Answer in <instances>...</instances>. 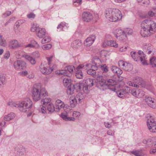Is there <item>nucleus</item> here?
Listing matches in <instances>:
<instances>
[{"instance_id": "obj_1", "label": "nucleus", "mask_w": 156, "mask_h": 156, "mask_svg": "<svg viewBox=\"0 0 156 156\" xmlns=\"http://www.w3.org/2000/svg\"><path fill=\"white\" fill-rule=\"evenodd\" d=\"M140 33L144 37H148L153 34L156 31V23L153 21L145 20L141 23Z\"/></svg>"}, {"instance_id": "obj_2", "label": "nucleus", "mask_w": 156, "mask_h": 156, "mask_svg": "<svg viewBox=\"0 0 156 156\" xmlns=\"http://www.w3.org/2000/svg\"><path fill=\"white\" fill-rule=\"evenodd\" d=\"M8 105L11 107L20 108L21 111L25 112L27 111L32 107L33 102L30 98H27L20 102L10 101L8 103Z\"/></svg>"}, {"instance_id": "obj_3", "label": "nucleus", "mask_w": 156, "mask_h": 156, "mask_svg": "<svg viewBox=\"0 0 156 156\" xmlns=\"http://www.w3.org/2000/svg\"><path fill=\"white\" fill-rule=\"evenodd\" d=\"M32 93L33 100L35 101H37L41 98L42 97H45L47 95L45 89L42 88L40 84L34 85Z\"/></svg>"}, {"instance_id": "obj_4", "label": "nucleus", "mask_w": 156, "mask_h": 156, "mask_svg": "<svg viewBox=\"0 0 156 156\" xmlns=\"http://www.w3.org/2000/svg\"><path fill=\"white\" fill-rule=\"evenodd\" d=\"M131 55L132 58L136 61H139L142 62L143 65H147L148 64L146 55L144 52L141 51H139L138 52L136 53L134 51L131 52Z\"/></svg>"}, {"instance_id": "obj_5", "label": "nucleus", "mask_w": 156, "mask_h": 156, "mask_svg": "<svg viewBox=\"0 0 156 156\" xmlns=\"http://www.w3.org/2000/svg\"><path fill=\"white\" fill-rule=\"evenodd\" d=\"M142 48L143 51L148 55H153L156 54L155 48L150 43H144L143 45Z\"/></svg>"}, {"instance_id": "obj_6", "label": "nucleus", "mask_w": 156, "mask_h": 156, "mask_svg": "<svg viewBox=\"0 0 156 156\" xmlns=\"http://www.w3.org/2000/svg\"><path fill=\"white\" fill-rule=\"evenodd\" d=\"M116 38L120 41H123L126 39V35L125 31L119 29H114L112 32Z\"/></svg>"}, {"instance_id": "obj_7", "label": "nucleus", "mask_w": 156, "mask_h": 156, "mask_svg": "<svg viewBox=\"0 0 156 156\" xmlns=\"http://www.w3.org/2000/svg\"><path fill=\"white\" fill-rule=\"evenodd\" d=\"M13 66L15 69L18 71L24 69L26 67V63L24 61L19 60L14 62Z\"/></svg>"}, {"instance_id": "obj_8", "label": "nucleus", "mask_w": 156, "mask_h": 156, "mask_svg": "<svg viewBox=\"0 0 156 156\" xmlns=\"http://www.w3.org/2000/svg\"><path fill=\"white\" fill-rule=\"evenodd\" d=\"M101 60L98 57H95L93 58L92 64H87L85 65V68L87 66L95 69H97L101 66Z\"/></svg>"}, {"instance_id": "obj_9", "label": "nucleus", "mask_w": 156, "mask_h": 156, "mask_svg": "<svg viewBox=\"0 0 156 156\" xmlns=\"http://www.w3.org/2000/svg\"><path fill=\"white\" fill-rule=\"evenodd\" d=\"M75 68L73 66H67L65 70H60L58 73L59 74H62L65 76H70L72 75V73L73 72Z\"/></svg>"}, {"instance_id": "obj_10", "label": "nucleus", "mask_w": 156, "mask_h": 156, "mask_svg": "<svg viewBox=\"0 0 156 156\" xmlns=\"http://www.w3.org/2000/svg\"><path fill=\"white\" fill-rule=\"evenodd\" d=\"M54 66H51L47 65H41L40 66V70L41 73L45 75L50 74L54 69Z\"/></svg>"}, {"instance_id": "obj_11", "label": "nucleus", "mask_w": 156, "mask_h": 156, "mask_svg": "<svg viewBox=\"0 0 156 156\" xmlns=\"http://www.w3.org/2000/svg\"><path fill=\"white\" fill-rule=\"evenodd\" d=\"M114 11L115 13L113 14L112 17L110 19L109 21H111L116 22L122 19V16L120 11L118 9H115Z\"/></svg>"}, {"instance_id": "obj_12", "label": "nucleus", "mask_w": 156, "mask_h": 156, "mask_svg": "<svg viewBox=\"0 0 156 156\" xmlns=\"http://www.w3.org/2000/svg\"><path fill=\"white\" fill-rule=\"evenodd\" d=\"M81 86L79 84L76 83L75 84H71L69 86L67 89V93L68 95L73 94L75 89H80Z\"/></svg>"}, {"instance_id": "obj_13", "label": "nucleus", "mask_w": 156, "mask_h": 156, "mask_svg": "<svg viewBox=\"0 0 156 156\" xmlns=\"http://www.w3.org/2000/svg\"><path fill=\"white\" fill-rule=\"evenodd\" d=\"M106 87L112 91H115L116 89L115 85L116 83L115 80L112 79H109L106 80Z\"/></svg>"}, {"instance_id": "obj_14", "label": "nucleus", "mask_w": 156, "mask_h": 156, "mask_svg": "<svg viewBox=\"0 0 156 156\" xmlns=\"http://www.w3.org/2000/svg\"><path fill=\"white\" fill-rule=\"evenodd\" d=\"M26 148L22 146L19 145L14 148V151L16 155L19 156H23L26 151Z\"/></svg>"}, {"instance_id": "obj_15", "label": "nucleus", "mask_w": 156, "mask_h": 156, "mask_svg": "<svg viewBox=\"0 0 156 156\" xmlns=\"http://www.w3.org/2000/svg\"><path fill=\"white\" fill-rule=\"evenodd\" d=\"M145 101L147 104L151 108H156V100L151 97H146Z\"/></svg>"}, {"instance_id": "obj_16", "label": "nucleus", "mask_w": 156, "mask_h": 156, "mask_svg": "<svg viewBox=\"0 0 156 156\" xmlns=\"http://www.w3.org/2000/svg\"><path fill=\"white\" fill-rule=\"evenodd\" d=\"M85 66L83 64H82L79 65L76 69V76L77 78L82 79L83 77V73L82 72L81 69L83 67L85 69H87V67L85 68Z\"/></svg>"}, {"instance_id": "obj_17", "label": "nucleus", "mask_w": 156, "mask_h": 156, "mask_svg": "<svg viewBox=\"0 0 156 156\" xmlns=\"http://www.w3.org/2000/svg\"><path fill=\"white\" fill-rule=\"evenodd\" d=\"M96 39L95 35H92L87 37L85 41L84 44L85 46L88 47L91 46Z\"/></svg>"}, {"instance_id": "obj_18", "label": "nucleus", "mask_w": 156, "mask_h": 156, "mask_svg": "<svg viewBox=\"0 0 156 156\" xmlns=\"http://www.w3.org/2000/svg\"><path fill=\"white\" fill-rule=\"evenodd\" d=\"M93 16L91 13L89 12H84L82 15L83 20L86 22H89L93 19Z\"/></svg>"}, {"instance_id": "obj_19", "label": "nucleus", "mask_w": 156, "mask_h": 156, "mask_svg": "<svg viewBox=\"0 0 156 156\" xmlns=\"http://www.w3.org/2000/svg\"><path fill=\"white\" fill-rule=\"evenodd\" d=\"M107 45L113 47L115 48H117L118 47V44L114 40L104 41L102 44V46L103 47H105Z\"/></svg>"}, {"instance_id": "obj_20", "label": "nucleus", "mask_w": 156, "mask_h": 156, "mask_svg": "<svg viewBox=\"0 0 156 156\" xmlns=\"http://www.w3.org/2000/svg\"><path fill=\"white\" fill-rule=\"evenodd\" d=\"M115 9L109 8L105 10L104 15L106 18L110 20V19L112 17L113 14L115 13Z\"/></svg>"}, {"instance_id": "obj_21", "label": "nucleus", "mask_w": 156, "mask_h": 156, "mask_svg": "<svg viewBox=\"0 0 156 156\" xmlns=\"http://www.w3.org/2000/svg\"><path fill=\"white\" fill-rule=\"evenodd\" d=\"M65 106L63 102H62L61 100L58 99L56 100L55 103V111L58 112L60 109L63 108Z\"/></svg>"}, {"instance_id": "obj_22", "label": "nucleus", "mask_w": 156, "mask_h": 156, "mask_svg": "<svg viewBox=\"0 0 156 156\" xmlns=\"http://www.w3.org/2000/svg\"><path fill=\"white\" fill-rule=\"evenodd\" d=\"M129 89V90H130L129 87H127L125 90H119L118 91H116V94L119 97L123 98L125 97V94L128 93V92L127 91V90L128 91Z\"/></svg>"}, {"instance_id": "obj_23", "label": "nucleus", "mask_w": 156, "mask_h": 156, "mask_svg": "<svg viewBox=\"0 0 156 156\" xmlns=\"http://www.w3.org/2000/svg\"><path fill=\"white\" fill-rule=\"evenodd\" d=\"M106 80H105L104 79H101L98 81V87L100 90H104L106 89Z\"/></svg>"}, {"instance_id": "obj_24", "label": "nucleus", "mask_w": 156, "mask_h": 156, "mask_svg": "<svg viewBox=\"0 0 156 156\" xmlns=\"http://www.w3.org/2000/svg\"><path fill=\"white\" fill-rule=\"evenodd\" d=\"M20 46V44L16 40H14L9 42V47L11 49H14Z\"/></svg>"}, {"instance_id": "obj_25", "label": "nucleus", "mask_w": 156, "mask_h": 156, "mask_svg": "<svg viewBox=\"0 0 156 156\" xmlns=\"http://www.w3.org/2000/svg\"><path fill=\"white\" fill-rule=\"evenodd\" d=\"M69 101L70 105L72 108L75 107L78 102L77 99H76V97L74 95H72L70 96Z\"/></svg>"}, {"instance_id": "obj_26", "label": "nucleus", "mask_w": 156, "mask_h": 156, "mask_svg": "<svg viewBox=\"0 0 156 156\" xmlns=\"http://www.w3.org/2000/svg\"><path fill=\"white\" fill-rule=\"evenodd\" d=\"M46 32V30L44 28H41L40 27L36 34L38 37L41 38L45 36Z\"/></svg>"}, {"instance_id": "obj_27", "label": "nucleus", "mask_w": 156, "mask_h": 156, "mask_svg": "<svg viewBox=\"0 0 156 156\" xmlns=\"http://www.w3.org/2000/svg\"><path fill=\"white\" fill-rule=\"evenodd\" d=\"M68 26V24L65 22H62L58 25L57 27L58 31H60L62 30H66Z\"/></svg>"}, {"instance_id": "obj_28", "label": "nucleus", "mask_w": 156, "mask_h": 156, "mask_svg": "<svg viewBox=\"0 0 156 156\" xmlns=\"http://www.w3.org/2000/svg\"><path fill=\"white\" fill-rule=\"evenodd\" d=\"M26 48L30 47V48H38L40 47V45L36 41L33 40L31 41V43L25 45Z\"/></svg>"}, {"instance_id": "obj_29", "label": "nucleus", "mask_w": 156, "mask_h": 156, "mask_svg": "<svg viewBox=\"0 0 156 156\" xmlns=\"http://www.w3.org/2000/svg\"><path fill=\"white\" fill-rule=\"evenodd\" d=\"M111 70L114 73L117 75H120L122 73V71L119 68L115 66H112L111 67Z\"/></svg>"}, {"instance_id": "obj_30", "label": "nucleus", "mask_w": 156, "mask_h": 156, "mask_svg": "<svg viewBox=\"0 0 156 156\" xmlns=\"http://www.w3.org/2000/svg\"><path fill=\"white\" fill-rule=\"evenodd\" d=\"M147 117L149 118L148 119L147 121V126L151 125L153 124L154 123H156V121H154L153 117L152 116H151L150 115H148Z\"/></svg>"}, {"instance_id": "obj_31", "label": "nucleus", "mask_w": 156, "mask_h": 156, "mask_svg": "<svg viewBox=\"0 0 156 156\" xmlns=\"http://www.w3.org/2000/svg\"><path fill=\"white\" fill-rule=\"evenodd\" d=\"M81 43L79 40L75 41L73 42L71 44V46L73 48H77L81 46Z\"/></svg>"}, {"instance_id": "obj_32", "label": "nucleus", "mask_w": 156, "mask_h": 156, "mask_svg": "<svg viewBox=\"0 0 156 156\" xmlns=\"http://www.w3.org/2000/svg\"><path fill=\"white\" fill-rule=\"evenodd\" d=\"M15 117V115L14 113H11L9 114L5 115L4 117V120L9 121L13 119Z\"/></svg>"}, {"instance_id": "obj_33", "label": "nucleus", "mask_w": 156, "mask_h": 156, "mask_svg": "<svg viewBox=\"0 0 156 156\" xmlns=\"http://www.w3.org/2000/svg\"><path fill=\"white\" fill-rule=\"evenodd\" d=\"M24 57L26 59L29 61L32 65H34L36 63V61L35 59L33 58L32 57L28 55H24Z\"/></svg>"}, {"instance_id": "obj_34", "label": "nucleus", "mask_w": 156, "mask_h": 156, "mask_svg": "<svg viewBox=\"0 0 156 156\" xmlns=\"http://www.w3.org/2000/svg\"><path fill=\"white\" fill-rule=\"evenodd\" d=\"M93 81V79L88 78L85 80V85L89 87H92L94 85Z\"/></svg>"}, {"instance_id": "obj_35", "label": "nucleus", "mask_w": 156, "mask_h": 156, "mask_svg": "<svg viewBox=\"0 0 156 156\" xmlns=\"http://www.w3.org/2000/svg\"><path fill=\"white\" fill-rule=\"evenodd\" d=\"M87 67H88V68L89 69H88L87 70V73L90 75L95 76L96 73V70H97V69L90 68L89 66H87Z\"/></svg>"}, {"instance_id": "obj_36", "label": "nucleus", "mask_w": 156, "mask_h": 156, "mask_svg": "<svg viewBox=\"0 0 156 156\" xmlns=\"http://www.w3.org/2000/svg\"><path fill=\"white\" fill-rule=\"evenodd\" d=\"M47 110L48 113H51L55 111V108L54 107L53 105L51 103L49 104L47 106Z\"/></svg>"}, {"instance_id": "obj_37", "label": "nucleus", "mask_w": 156, "mask_h": 156, "mask_svg": "<svg viewBox=\"0 0 156 156\" xmlns=\"http://www.w3.org/2000/svg\"><path fill=\"white\" fill-rule=\"evenodd\" d=\"M150 64L153 67L156 68V57H153L149 60Z\"/></svg>"}, {"instance_id": "obj_38", "label": "nucleus", "mask_w": 156, "mask_h": 156, "mask_svg": "<svg viewBox=\"0 0 156 156\" xmlns=\"http://www.w3.org/2000/svg\"><path fill=\"white\" fill-rule=\"evenodd\" d=\"M0 45L5 47L7 45L6 41L1 35H0Z\"/></svg>"}, {"instance_id": "obj_39", "label": "nucleus", "mask_w": 156, "mask_h": 156, "mask_svg": "<svg viewBox=\"0 0 156 156\" xmlns=\"http://www.w3.org/2000/svg\"><path fill=\"white\" fill-rule=\"evenodd\" d=\"M150 131L152 133L156 132V123H154L151 125L147 126Z\"/></svg>"}, {"instance_id": "obj_40", "label": "nucleus", "mask_w": 156, "mask_h": 156, "mask_svg": "<svg viewBox=\"0 0 156 156\" xmlns=\"http://www.w3.org/2000/svg\"><path fill=\"white\" fill-rule=\"evenodd\" d=\"M76 99H77L78 102H80L84 98V95L81 93H79L76 95Z\"/></svg>"}, {"instance_id": "obj_41", "label": "nucleus", "mask_w": 156, "mask_h": 156, "mask_svg": "<svg viewBox=\"0 0 156 156\" xmlns=\"http://www.w3.org/2000/svg\"><path fill=\"white\" fill-rule=\"evenodd\" d=\"M143 143L145 144L146 146L149 147L152 145H154V144H153V141L151 139H149L147 140H144L143 141Z\"/></svg>"}, {"instance_id": "obj_42", "label": "nucleus", "mask_w": 156, "mask_h": 156, "mask_svg": "<svg viewBox=\"0 0 156 156\" xmlns=\"http://www.w3.org/2000/svg\"><path fill=\"white\" fill-rule=\"evenodd\" d=\"M51 99L48 98H46L43 99L41 101V103L44 105H46L48 103H50L51 101Z\"/></svg>"}, {"instance_id": "obj_43", "label": "nucleus", "mask_w": 156, "mask_h": 156, "mask_svg": "<svg viewBox=\"0 0 156 156\" xmlns=\"http://www.w3.org/2000/svg\"><path fill=\"white\" fill-rule=\"evenodd\" d=\"M39 28L40 27L38 26H37L36 24H34L32 25L31 27L30 30L31 31L33 32L36 31V33Z\"/></svg>"}, {"instance_id": "obj_44", "label": "nucleus", "mask_w": 156, "mask_h": 156, "mask_svg": "<svg viewBox=\"0 0 156 156\" xmlns=\"http://www.w3.org/2000/svg\"><path fill=\"white\" fill-rule=\"evenodd\" d=\"M39 111L40 113L44 114L47 113L46 108L42 105L40 106L39 108Z\"/></svg>"}, {"instance_id": "obj_45", "label": "nucleus", "mask_w": 156, "mask_h": 156, "mask_svg": "<svg viewBox=\"0 0 156 156\" xmlns=\"http://www.w3.org/2000/svg\"><path fill=\"white\" fill-rule=\"evenodd\" d=\"M51 40V38L49 37L45 36L41 40V43L42 44L47 43L50 42Z\"/></svg>"}, {"instance_id": "obj_46", "label": "nucleus", "mask_w": 156, "mask_h": 156, "mask_svg": "<svg viewBox=\"0 0 156 156\" xmlns=\"http://www.w3.org/2000/svg\"><path fill=\"white\" fill-rule=\"evenodd\" d=\"M127 63L121 60L118 62V65L120 68L124 69V68L125 67Z\"/></svg>"}, {"instance_id": "obj_47", "label": "nucleus", "mask_w": 156, "mask_h": 156, "mask_svg": "<svg viewBox=\"0 0 156 156\" xmlns=\"http://www.w3.org/2000/svg\"><path fill=\"white\" fill-rule=\"evenodd\" d=\"M5 80V77L2 75H0V87H1L4 85Z\"/></svg>"}, {"instance_id": "obj_48", "label": "nucleus", "mask_w": 156, "mask_h": 156, "mask_svg": "<svg viewBox=\"0 0 156 156\" xmlns=\"http://www.w3.org/2000/svg\"><path fill=\"white\" fill-rule=\"evenodd\" d=\"M134 82L138 84L141 85L143 83V80L142 79L139 77H137L135 78L134 80Z\"/></svg>"}, {"instance_id": "obj_49", "label": "nucleus", "mask_w": 156, "mask_h": 156, "mask_svg": "<svg viewBox=\"0 0 156 156\" xmlns=\"http://www.w3.org/2000/svg\"><path fill=\"white\" fill-rule=\"evenodd\" d=\"M132 68L133 66L130 63H127L125 67L124 68V70L127 71H130L132 70Z\"/></svg>"}, {"instance_id": "obj_50", "label": "nucleus", "mask_w": 156, "mask_h": 156, "mask_svg": "<svg viewBox=\"0 0 156 156\" xmlns=\"http://www.w3.org/2000/svg\"><path fill=\"white\" fill-rule=\"evenodd\" d=\"M104 73H107L108 71V68L105 64L101 65L100 67Z\"/></svg>"}, {"instance_id": "obj_51", "label": "nucleus", "mask_w": 156, "mask_h": 156, "mask_svg": "<svg viewBox=\"0 0 156 156\" xmlns=\"http://www.w3.org/2000/svg\"><path fill=\"white\" fill-rule=\"evenodd\" d=\"M154 148L153 149L150 151V153L151 154H156V141L154 143Z\"/></svg>"}, {"instance_id": "obj_52", "label": "nucleus", "mask_w": 156, "mask_h": 156, "mask_svg": "<svg viewBox=\"0 0 156 156\" xmlns=\"http://www.w3.org/2000/svg\"><path fill=\"white\" fill-rule=\"evenodd\" d=\"M51 44H48L42 46L41 47L42 49H43V50H47L50 49L51 48Z\"/></svg>"}, {"instance_id": "obj_53", "label": "nucleus", "mask_w": 156, "mask_h": 156, "mask_svg": "<svg viewBox=\"0 0 156 156\" xmlns=\"http://www.w3.org/2000/svg\"><path fill=\"white\" fill-rule=\"evenodd\" d=\"M148 14L149 16L152 17L154 16H155L156 12H155L152 8L148 11Z\"/></svg>"}, {"instance_id": "obj_54", "label": "nucleus", "mask_w": 156, "mask_h": 156, "mask_svg": "<svg viewBox=\"0 0 156 156\" xmlns=\"http://www.w3.org/2000/svg\"><path fill=\"white\" fill-rule=\"evenodd\" d=\"M81 0H74L73 1L74 5L76 6L80 5L81 4Z\"/></svg>"}, {"instance_id": "obj_55", "label": "nucleus", "mask_w": 156, "mask_h": 156, "mask_svg": "<svg viewBox=\"0 0 156 156\" xmlns=\"http://www.w3.org/2000/svg\"><path fill=\"white\" fill-rule=\"evenodd\" d=\"M125 31V33L126 34H127L128 35H131L133 33V30L130 28H126L124 30Z\"/></svg>"}, {"instance_id": "obj_56", "label": "nucleus", "mask_w": 156, "mask_h": 156, "mask_svg": "<svg viewBox=\"0 0 156 156\" xmlns=\"http://www.w3.org/2000/svg\"><path fill=\"white\" fill-rule=\"evenodd\" d=\"M71 80L67 78H65L63 80V82L64 86H66L70 83Z\"/></svg>"}, {"instance_id": "obj_57", "label": "nucleus", "mask_w": 156, "mask_h": 156, "mask_svg": "<svg viewBox=\"0 0 156 156\" xmlns=\"http://www.w3.org/2000/svg\"><path fill=\"white\" fill-rule=\"evenodd\" d=\"M53 57V55H51L46 58L47 59L48 61V65L51 66H52L51 65V62L52 61V59Z\"/></svg>"}, {"instance_id": "obj_58", "label": "nucleus", "mask_w": 156, "mask_h": 156, "mask_svg": "<svg viewBox=\"0 0 156 156\" xmlns=\"http://www.w3.org/2000/svg\"><path fill=\"white\" fill-rule=\"evenodd\" d=\"M80 115V113L78 112L74 111L73 114V116L74 118L78 119Z\"/></svg>"}, {"instance_id": "obj_59", "label": "nucleus", "mask_w": 156, "mask_h": 156, "mask_svg": "<svg viewBox=\"0 0 156 156\" xmlns=\"http://www.w3.org/2000/svg\"><path fill=\"white\" fill-rule=\"evenodd\" d=\"M132 153L136 156H141L142 155V153L141 151H137L132 152Z\"/></svg>"}, {"instance_id": "obj_60", "label": "nucleus", "mask_w": 156, "mask_h": 156, "mask_svg": "<svg viewBox=\"0 0 156 156\" xmlns=\"http://www.w3.org/2000/svg\"><path fill=\"white\" fill-rule=\"evenodd\" d=\"M25 20H20L17 21L16 23V25L17 27H19L22 23H24Z\"/></svg>"}, {"instance_id": "obj_61", "label": "nucleus", "mask_w": 156, "mask_h": 156, "mask_svg": "<svg viewBox=\"0 0 156 156\" xmlns=\"http://www.w3.org/2000/svg\"><path fill=\"white\" fill-rule=\"evenodd\" d=\"M138 90H136L135 89H133L131 90V94L133 96L136 97H139V96L138 95H136V93H138Z\"/></svg>"}, {"instance_id": "obj_62", "label": "nucleus", "mask_w": 156, "mask_h": 156, "mask_svg": "<svg viewBox=\"0 0 156 156\" xmlns=\"http://www.w3.org/2000/svg\"><path fill=\"white\" fill-rule=\"evenodd\" d=\"M66 112V113H62L61 114V117L63 120L66 121L68 115L67 112Z\"/></svg>"}, {"instance_id": "obj_63", "label": "nucleus", "mask_w": 156, "mask_h": 156, "mask_svg": "<svg viewBox=\"0 0 156 156\" xmlns=\"http://www.w3.org/2000/svg\"><path fill=\"white\" fill-rule=\"evenodd\" d=\"M89 86H87L85 85L83 86V90L84 92L85 93H88L89 92L88 87Z\"/></svg>"}, {"instance_id": "obj_64", "label": "nucleus", "mask_w": 156, "mask_h": 156, "mask_svg": "<svg viewBox=\"0 0 156 156\" xmlns=\"http://www.w3.org/2000/svg\"><path fill=\"white\" fill-rule=\"evenodd\" d=\"M35 16V15L32 12H31L27 15V16L29 19L34 18Z\"/></svg>"}]
</instances>
